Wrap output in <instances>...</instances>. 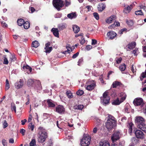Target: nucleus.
Masks as SVG:
<instances>
[{
  "label": "nucleus",
  "instance_id": "nucleus-1",
  "mask_svg": "<svg viewBox=\"0 0 146 146\" xmlns=\"http://www.w3.org/2000/svg\"><path fill=\"white\" fill-rule=\"evenodd\" d=\"M47 137V134L46 130L43 127H39L38 128V141L39 143H43L45 142Z\"/></svg>",
  "mask_w": 146,
  "mask_h": 146
},
{
  "label": "nucleus",
  "instance_id": "nucleus-2",
  "mask_svg": "<svg viewBox=\"0 0 146 146\" xmlns=\"http://www.w3.org/2000/svg\"><path fill=\"white\" fill-rule=\"evenodd\" d=\"M102 104L106 106L109 103L110 97L108 95V92L106 91L103 94V97L101 98Z\"/></svg>",
  "mask_w": 146,
  "mask_h": 146
},
{
  "label": "nucleus",
  "instance_id": "nucleus-3",
  "mask_svg": "<svg viewBox=\"0 0 146 146\" xmlns=\"http://www.w3.org/2000/svg\"><path fill=\"white\" fill-rule=\"evenodd\" d=\"M90 137L88 135H84L81 141L82 146H88L90 144Z\"/></svg>",
  "mask_w": 146,
  "mask_h": 146
},
{
  "label": "nucleus",
  "instance_id": "nucleus-4",
  "mask_svg": "<svg viewBox=\"0 0 146 146\" xmlns=\"http://www.w3.org/2000/svg\"><path fill=\"white\" fill-rule=\"evenodd\" d=\"M135 106H140L141 107V109H143L145 105L144 104L143 100L142 98H135L133 102Z\"/></svg>",
  "mask_w": 146,
  "mask_h": 146
},
{
  "label": "nucleus",
  "instance_id": "nucleus-5",
  "mask_svg": "<svg viewBox=\"0 0 146 146\" xmlns=\"http://www.w3.org/2000/svg\"><path fill=\"white\" fill-rule=\"evenodd\" d=\"M63 1L61 0H53V4L54 7L58 11L64 5Z\"/></svg>",
  "mask_w": 146,
  "mask_h": 146
},
{
  "label": "nucleus",
  "instance_id": "nucleus-6",
  "mask_svg": "<svg viewBox=\"0 0 146 146\" xmlns=\"http://www.w3.org/2000/svg\"><path fill=\"white\" fill-rule=\"evenodd\" d=\"M87 85L85 87L86 89L88 91H91L94 89L96 86V83L93 80L88 81L87 83Z\"/></svg>",
  "mask_w": 146,
  "mask_h": 146
},
{
  "label": "nucleus",
  "instance_id": "nucleus-7",
  "mask_svg": "<svg viewBox=\"0 0 146 146\" xmlns=\"http://www.w3.org/2000/svg\"><path fill=\"white\" fill-rule=\"evenodd\" d=\"M121 134L119 131H116L112 135L111 139L113 142L119 139L120 138Z\"/></svg>",
  "mask_w": 146,
  "mask_h": 146
},
{
  "label": "nucleus",
  "instance_id": "nucleus-8",
  "mask_svg": "<svg viewBox=\"0 0 146 146\" xmlns=\"http://www.w3.org/2000/svg\"><path fill=\"white\" fill-rule=\"evenodd\" d=\"M135 122L137 126L138 124L145 123V120L143 117L140 116H137L135 117Z\"/></svg>",
  "mask_w": 146,
  "mask_h": 146
},
{
  "label": "nucleus",
  "instance_id": "nucleus-9",
  "mask_svg": "<svg viewBox=\"0 0 146 146\" xmlns=\"http://www.w3.org/2000/svg\"><path fill=\"white\" fill-rule=\"evenodd\" d=\"M135 134L136 137L138 139H143L145 137L144 134L140 130H136L135 132Z\"/></svg>",
  "mask_w": 146,
  "mask_h": 146
},
{
  "label": "nucleus",
  "instance_id": "nucleus-10",
  "mask_svg": "<svg viewBox=\"0 0 146 146\" xmlns=\"http://www.w3.org/2000/svg\"><path fill=\"white\" fill-rule=\"evenodd\" d=\"M116 122L111 121L110 120H107L106 123V127L109 130H111L116 125Z\"/></svg>",
  "mask_w": 146,
  "mask_h": 146
},
{
  "label": "nucleus",
  "instance_id": "nucleus-11",
  "mask_svg": "<svg viewBox=\"0 0 146 146\" xmlns=\"http://www.w3.org/2000/svg\"><path fill=\"white\" fill-rule=\"evenodd\" d=\"M56 111L59 114L63 113L65 111V109L62 106L59 105L56 107Z\"/></svg>",
  "mask_w": 146,
  "mask_h": 146
},
{
  "label": "nucleus",
  "instance_id": "nucleus-12",
  "mask_svg": "<svg viewBox=\"0 0 146 146\" xmlns=\"http://www.w3.org/2000/svg\"><path fill=\"white\" fill-rule=\"evenodd\" d=\"M125 8L123 10V12L125 14L129 13L133 8V4L127 5L126 7L124 6Z\"/></svg>",
  "mask_w": 146,
  "mask_h": 146
},
{
  "label": "nucleus",
  "instance_id": "nucleus-13",
  "mask_svg": "<svg viewBox=\"0 0 146 146\" xmlns=\"http://www.w3.org/2000/svg\"><path fill=\"white\" fill-rule=\"evenodd\" d=\"M23 85V81L22 80L20 79L19 82L15 83V88L18 89L22 88Z\"/></svg>",
  "mask_w": 146,
  "mask_h": 146
},
{
  "label": "nucleus",
  "instance_id": "nucleus-14",
  "mask_svg": "<svg viewBox=\"0 0 146 146\" xmlns=\"http://www.w3.org/2000/svg\"><path fill=\"white\" fill-rule=\"evenodd\" d=\"M21 67H22L23 70L25 71H27V73L28 74L30 73L32 70V68L27 65L25 66L24 65L23 67L21 66Z\"/></svg>",
  "mask_w": 146,
  "mask_h": 146
},
{
  "label": "nucleus",
  "instance_id": "nucleus-15",
  "mask_svg": "<svg viewBox=\"0 0 146 146\" xmlns=\"http://www.w3.org/2000/svg\"><path fill=\"white\" fill-rule=\"evenodd\" d=\"M137 127L144 132L146 133V124L144 123L142 124H138Z\"/></svg>",
  "mask_w": 146,
  "mask_h": 146
},
{
  "label": "nucleus",
  "instance_id": "nucleus-16",
  "mask_svg": "<svg viewBox=\"0 0 146 146\" xmlns=\"http://www.w3.org/2000/svg\"><path fill=\"white\" fill-rule=\"evenodd\" d=\"M117 34L114 31H110L107 34V36L110 39H112L116 36Z\"/></svg>",
  "mask_w": 146,
  "mask_h": 146
},
{
  "label": "nucleus",
  "instance_id": "nucleus-17",
  "mask_svg": "<svg viewBox=\"0 0 146 146\" xmlns=\"http://www.w3.org/2000/svg\"><path fill=\"white\" fill-rule=\"evenodd\" d=\"M106 7L104 3H100L98 6V11L102 12L104 10Z\"/></svg>",
  "mask_w": 146,
  "mask_h": 146
},
{
  "label": "nucleus",
  "instance_id": "nucleus-18",
  "mask_svg": "<svg viewBox=\"0 0 146 146\" xmlns=\"http://www.w3.org/2000/svg\"><path fill=\"white\" fill-rule=\"evenodd\" d=\"M51 31L55 36L58 38L59 37V31L58 29L53 28L51 30Z\"/></svg>",
  "mask_w": 146,
  "mask_h": 146
},
{
  "label": "nucleus",
  "instance_id": "nucleus-19",
  "mask_svg": "<svg viewBox=\"0 0 146 146\" xmlns=\"http://www.w3.org/2000/svg\"><path fill=\"white\" fill-rule=\"evenodd\" d=\"M68 17L70 19H75L77 17L76 12H72L68 14Z\"/></svg>",
  "mask_w": 146,
  "mask_h": 146
},
{
  "label": "nucleus",
  "instance_id": "nucleus-20",
  "mask_svg": "<svg viewBox=\"0 0 146 146\" xmlns=\"http://www.w3.org/2000/svg\"><path fill=\"white\" fill-rule=\"evenodd\" d=\"M115 16L114 15H112L110 17L108 18L106 20V22L108 23H111L112 21H114L115 19Z\"/></svg>",
  "mask_w": 146,
  "mask_h": 146
},
{
  "label": "nucleus",
  "instance_id": "nucleus-21",
  "mask_svg": "<svg viewBox=\"0 0 146 146\" xmlns=\"http://www.w3.org/2000/svg\"><path fill=\"white\" fill-rule=\"evenodd\" d=\"M47 103L48 106L49 107L53 108L55 106L54 102L50 99L48 100H47Z\"/></svg>",
  "mask_w": 146,
  "mask_h": 146
},
{
  "label": "nucleus",
  "instance_id": "nucleus-22",
  "mask_svg": "<svg viewBox=\"0 0 146 146\" xmlns=\"http://www.w3.org/2000/svg\"><path fill=\"white\" fill-rule=\"evenodd\" d=\"M100 146H110L109 142L106 141H100Z\"/></svg>",
  "mask_w": 146,
  "mask_h": 146
},
{
  "label": "nucleus",
  "instance_id": "nucleus-23",
  "mask_svg": "<svg viewBox=\"0 0 146 146\" xmlns=\"http://www.w3.org/2000/svg\"><path fill=\"white\" fill-rule=\"evenodd\" d=\"M58 27L60 30H62L66 27L67 25L65 23H62L59 24Z\"/></svg>",
  "mask_w": 146,
  "mask_h": 146
},
{
  "label": "nucleus",
  "instance_id": "nucleus-24",
  "mask_svg": "<svg viewBox=\"0 0 146 146\" xmlns=\"http://www.w3.org/2000/svg\"><path fill=\"white\" fill-rule=\"evenodd\" d=\"M122 102H121V100H119V98H117V99L113 100L112 103L113 105H119Z\"/></svg>",
  "mask_w": 146,
  "mask_h": 146
},
{
  "label": "nucleus",
  "instance_id": "nucleus-25",
  "mask_svg": "<svg viewBox=\"0 0 146 146\" xmlns=\"http://www.w3.org/2000/svg\"><path fill=\"white\" fill-rule=\"evenodd\" d=\"M127 126L129 128V132L131 133L132 131V128L134 126V124L131 122L129 123H128Z\"/></svg>",
  "mask_w": 146,
  "mask_h": 146
},
{
  "label": "nucleus",
  "instance_id": "nucleus-26",
  "mask_svg": "<svg viewBox=\"0 0 146 146\" xmlns=\"http://www.w3.org/2000/svg\"><path fill=\"white\" fill-rule=\"evenodd\" d=\"M72 29L74 32L75 33H77L80 31L79 27L76 25H73Z\"/></svg>",
  "mask_w": 146,
  "mask_h": 146
},
{
  "label": "nucleus",
  "instance_id": "nucleus-27",
  "mask_svg": "<svg viewBox=\"0 0 146 146\" xmlns=\"http://www.w3.org/2000/svg\"><path fill=\"white\" fill-rule=\"evenodd\" d=\"M119 97H120V100H121V102H123L125 100L126 97V94L123 93H121L119 94Z\"/></svg>",
  "mask_w": 146,
  "mask_h": 146
},
{
  "label": "nucleus",
  "instance_id": "nucleus-28",
  "mask_svg": "<svg viewBox=\"0 0 146 146\" xmlns=\"http://www.w3.org/2000/svg\"><path fill=\"white\" fill-rule=\"evenodd\" d=\"M136 45V43L135 42H132L128 44V48L130 49H132L135 47Z\"/></svg>",
  "mask_w": 146,
  "mask_h": 146
},
{
  "label": "nucleus",
  "instance_id": "nucleus-29",
  "mask_svg": "<svg viewBox=\"0 0 146 146\" xmlns=\"http://www.w3.org/2000/svg\"><path fill=\"white\" fill-rule=\"evenodd\" d=\"M84 107V106L82 105H76L74 107V108L75 110H82Z\"/></svg>",
  "mask_w": 146,
  "mask_h": 146
},
{
  "label": "nucleus",
  "instance_id": "nucleus-30",
  "mask_svg": "<svg viewBox=\"0 0 146 146\" xmlns=\"http://www.w3.org/2000/svg\"><path fill=\"white\" fill-rule=\"evenodd\" d=\"M120 25V23L119 22L115 21L114 23L112 25H110L109 27V28H112L114 27H118Z\"/></svg>",
  "mask_w": 146,
  "mask_h": 146
},
{
  "label": "nucleus",
  "instance_id": "nucleus-31",
  "mask_svg": "<svg viewBox=\"0 0 146 146\" xmlns=\"http://www.w3.org/2000/svg\"><path fill=\"white\" fill-rule=\"evenodd\" d=\"M107 120H110L111 121H113L116 122V121L114 117L110 115H109L108 116V119Z\"/></svg>",
  "mask_w": 146,
  "mask_h": 146
},
{
  "label": "nucleus",
  "instance_id": "nucleus-32",
  "mask_svg": "<svg viewBox=\"0 0 146 146\" xmlns=\"http://www.w3.org/2000/svg\"><path fill=\"white\" fill-rule=\"evenodd\" d=\"M24 20L22 19H20L18 20L17 23L18 25L21 26L23 25L24 23Z\"/></svg>",
  "mask_w": 146,
  "mask_h": 146
},
{
  "label": "nucleus",
  "instance_id": "nucleus-33",
  "mask_svg": "<svg viewBox=\"0 0 146 146\" xmlns=\"http://www.w3.org/2000/svg\"><path fill=\"white\" fill-rule=\"evenodd\" d=\"M16 60V58L14 55L10 56L9 62L11 63L13 61H15Z\"/></svg>",
  "mask_w": 146,
  "mask_h": 146
},
{
  "label": "nucleus",
  "instance_id": "nucleus-34",
  "mask_svg": "<svg viewBox=\"0 0 146 146\" xmlns=\"http://www.w3.org/2000/svg\"><path fill=\"white\" fill-rule=\"evenodd\" d=\"M39 45V44L38 41L35 40L33 42L32 46L33 47L35 48H37Z\"/></svg>",
  "mask_w": 146,
  "mask_h": 146
},
{
  "label": "nucleus",
  "instance_id": "nucleus-35",
  "mask_svg": "<svg viewBox=\"0 0 146 146\" xmlns=\"http://www.w3.org/2000/svg\"><path fill=\"white\" fill-rule=\"evenodd\" d=\"M34 83V79H29L27 81V85L29 86H31Z\"/></svg>",
  "mask_w": 146,
  "mask_h": 146
},
{
  "label": "nucleus",
  "instance_id": "nucleus-36",
  "mask_svg": "<svg viewBox=\"0 0 146 146\" xmlns=\"http://www.w3.org/2000/svg\"><path fill=\"white\" fill-rule=\"evenodd\" d=\"M23 27L25 29L29 28L30 27V23L28 21H26L23 24Z\"/></svg>",
  "mask_w": 146,
  "mask_h": 146
},
{
  "label": "nucleus",
  "instance_id": "nucleus-37",
  "mask_svg": "<svg viewBox=\"0 0 146 146\" xmlns=\"http://www.w3.org/2000/svg\"><path fill=\"white\" fill-rule=\"evenodd\" d=\"M146 78V70L144 72H143L141 74L140 77V80L142 81L143 79L144 78Z\"/></svg>",
  "mask_w": 146,
  "mask_h": 146
},
{
  "label": "nucleus",
  "instance_id": "nucleus-38",
  "mask_svg": "<svg viewBox=\"0 0 146 146\" xmlns=\"http://www.w3.org/2000/svg\"><path fill=\"white\" fill-rule=\"evenodd\" d=\"M120 84V82L117 81H115L113 82L112 86L113 88H116L117 86H119Z\"/></svg>",
  "mask_w": 146,
  "mask_h": 146
},
{
  "label": "nucleus",
  "instance_id": "nucleus-39",
  "mask_svg": "<svg viewBox=\"0 0 146 146\" xmlns=\"http://www.w3.org/2000/svg\"><path fill=\"white\" fill-rule=\"evenodd\" d=\"M44 49L45 50V52L46 53H49L51 51L52 49V47L45 48Z\"/></svg>",
  "mask_w": 146,
  "mask_h": 146
},
{
  "label": "nucleus",
  "instance_id": "nucleus-40",
  "mask_svg": "<svg viewBox=\"0 0 146 146\" xmlns=\"http://www.w3.org/2000/svg\"><path fill=\"white\" fill-rule=\"evenodd\" d=\"M66 94L69 98H71L73 97V96L71 92L70 91H67L66 92Z\"/></svg>",
  "mask_w": 146,
  "mask_h": 146
},
{
  "label": "nucleus",
  "instance_id": "nucleus-41",
  "mask_svg": "<svg viewBox=\"0 0 146 146\" xmlns=\"http://www.w3.org/2000/svg\"><path fill=\"white\" fill-rule=\"evenodd\" d=\"M34 127V125H33L32 123H30L28 125V127L29 129H31V130L33 131Z\"/></svg>",
  "mask_w": 146,
  "mask_h": 146
},
{
  "label": "nucleus",
  "instance_id": "nucleus-42",
  "mask_svg": "<svg viewBox=\"0 0 146 146\" xmlns=\"http://www.w3.org/2000/svg\"><path fill=\"white\" fill-rule=\"evenodd\" d=\"M125 68L126 65L125 64H123L119 67L120 70L121 71H124L125 70Z\"/></svg>",
  "mask_w": 146,
  "mask_h": 146
},
{
  "label": "nucleus",
  "instance_id": "nucleus-43",
  "mask_svg": "<svg viewBox=\"0 0 146 146\" xmlns=\"http://www.w3.org/2000/svg\"><path fill=\"white\" fill-rule=\"evenodd\" d=\"M37 86H36V88L38 90H40L42 89V86L40 84V82L39 81H37Z\"/></svg>",
  "mask_w": 146,
  "mask_h": 146
},
{
  "label": "nucleus",
  "instance_id": "nucleus-44",
  "mask_svg": "<svg viewBox=\"0 0 146 146\" xmlns=\"http://www.w3.org/2000/svg\"><path fill=\"white\" fill-rule=\"evenodd\" d=\"M6 84L5 85V89L6 90H7L9 89L10 88L9 82L8 80L6 79Z\"/></svg>",
  "mask_w": 146,
  "mask_h": 146
},
{
  "label": "nucleus",
  "instance_id": "nucleus-45",
  "mask_svg": "<svg viewBox=\"0 0 146 146\" xmlns=\"http://www.w3.org/2000/svg\"><path fill=\"white\" fill-rule=\"evenodd\" d=\"M36 144V141L35 139H32L30 143V146H35Z\"/></svg>",
  "mask_w": 146,
  "mask_h": 146
},
{
  "label": "nucleus",
  "instance_id": "nucleus-46",
  "mask_svg": "<svg viewBox=\"0 0 146 146\" xmlns=\"http://www.w3.org/2000/svg\"><path fill=\"white\" fill-rule=\"evenodd\" d=\"M83 61V58H81L79 59L78 62V65L79 66H80L82 64Z\"/></svg>",
  "mask_w": 146,
  "mask_h": 146
},
{
  "label": "nucleus",
  "instance_id": "nucleus-47",
  "mask_svg": "<svg viewBox=\"0 0 146 146\" xmlns=\"http://www.w3.org/2000/svg\"><path fill=\"white\" fill-rule=\"evenodd\" d=\"M135 13L136 15H143V13L141 10L136 11L135 12Z\"/></svg>",
  "mask_w": 146,
  "mask_h": 146
},
{
  "label": "nucleus",
  "instance_id": "nucleus-48",
  "mask_svg": "<svg viewBox=\"0 0 146 146\" xmlns=\"http://www.w3.org/2000/svg\"><path fill=\"white\" fill-rule=\"evenodd\" d=\"M93 14L96 20H98L99 19V17L97 13L95 12L93 13Z\"/></svg>",
  "mask_w": 146,
  "mask_h": 146
},
{
  "label": "nucleus",
  "instance_id": "nucleus-49",
  "mask_svg": "<svg viewBox=\"0 0 146 146\" xmlns=\"http://www.w3.org/2000/svg\"><path fill=\"white\" fill-rule=\"evenodd\" d=\"M84 92L82 90H78L76 92L77 94L78 95L81 96L84 94Z\"/></svg>",
  "mask_w": 146,
  "mask_h": 146
},
{
  "label": "nucleus",
  "instance_id": "nucleus-50",
  "mask_svg": "<svg viewBox=\"0 0 146 146\" xmlns=\"http://www.w3.org/2000/svg\"><path fill=\"white\" fill-rule=\"evenodd\" d=\"M66 48L67 49V51L68 53L69 52L72 51V48H71V46L70 45H67L66 46Z\"/></svg>",
  "mask_w": 146,
  "mask_h": 146
},
{
  "label": "nucleus",
  "instance_id": "nucleus-51",
  "mask_svg": "<svg viewBox=\"0 0 146 146\" xmlns=\"http://www.w3.org/2000/svg\"><path fill=\"white\" fill-rule=\"evenodd\" d=\"M65 5L66 6H68L70 5L71 1L70 0H65Z\"/></svg>",
  "mask_w": 146,
  "mask_h": 146
},
{
  "label": "nucleus",
  "instance_id": "nucleus-52",
  "mask_svg": "<svg viewBox=\"0 0 146 146\" xmlns=\"http://www.w3.org/2000/svg\"><path fill=\"white\" fill-rule=\"evenodd\" d=\"M139 51L138 49L136 48L135 50H134L133 51V53L134 54V55H136L139 53Z\"/></svg>",
  "mask_w": 146,
  "mask_h": 146
},
{
  "label": "nucleus",
  "instance_id": "nucleus-53",
  "mask_svg": "<svg viewBox=\"0 0 146 146\" xmlns=\"http://www.w3.org/2000/svg\"><path fill=\"white\" fill-rule=\"evenodd\" d=\"M127 24L130 26H131L133 25V23L132 21L129 20L127 22Z\"/></svg>",
  "mask_w": 146,
  "mask_h": 146
},
{
  "label": "nucleus",
  "instance_id": "nucleus-54",
  "mask_svg": "<svg viewBox=\"0 0 146 146\" xmlns=\"http://www.w3.org/2000/svg\"><path fill=\"white\" fill-rule=\"evenodd\" d=\"M11 109L12 111L14 110L15 113H16V107L14 104L11 105Z\"/></svg>",
  "mask_w": 146,
  "mask_h": 146
},
{
  "label": "nucleus",
  "instance_id": "nucleus-55",
  "mask_svg": "<svg viewBox=\"0 0 146 146\" xmlns=\"http://www.w3.org/2000/svg\"><path fill=\"white\" fill-rule=\"evenodd\" d=\"M8 124L7 123V121L6 120H5L4 122L3 123V127L4 128H5L7 127Z\"/></svg>",
  "mask_w": 146,
  "mask_h": 146
},
{
  "label": "nucleus",
  "instance_id": "nucleus-56",
  "mask_svg": "<svg viewBox=\"0 0 146 146\" xmlns=\"http://www.w3.org/2000/svg\"><path fill=\"white\" fill-rule=\"evenodd\" d=\"M122 58L121 57H119V58H118L116 60V62L117 64H119L120 63L121 61L122 60Z\"/></svg>",
  "mask_w": 146,
  "mask_h": 146
},
{
  "label": "nucleus",
  "instance_id": "nucleus-57",
  "mask_svg": "<svg viewBox=\"0 0 146 146\" xmlns=\"http://www.w3.org/2000/svg\"><path fill=\"white\" fill-rule=\"evenodd\" d=\"M61 14L57 13L55 15L54 17L56 18H60L61 17Z\"/></svg>",
  "mask_w": 146,
  "mask_h": 146
},
{
  "label": "nucleus",
  "instance_id": "nucleus-58",
  "mask_svg": "<svg viewBox=\"0 0 146 146\" xmlns=\"http://www.w3.org/2000/svg\"><path fill=\"white\" fill-rule=\"evenodd\" d=\"M131 70L133 73L136 72V69L135 67H134L133 65H132L131 68Z\"/></svg>",
  "mask_w": 146,
  "mask_h": 146
},
{
  "label": "nucleus",
  "instance_id": "nucleus-59",
  "mask_svg": "<svg viewBox=\"0 0 146 146\" xmlns=\"http://www.w3.org/2000/svg\"><path fill=\"white\" fill-rule=\"evenodd\" d=\"M127 106H128V105H126V106L125 108V111L126 112L128 113L129 112V108L128 107H127Z\"/></svg>",
  "mask_w": 146,
  "mask_h": 146
},
{
  "label": "nucleus",
  "instance_id": "nucleus-60",
  "mask_svg": "<svg viewBox=\"0 0 146 146\" xmlns=\"http://www.w3.org/2000/svg\"><path fill=\"white\" fill-rule=\"evenodd\" d=\"M85 42V40L84 38L82 37L81 38V40L80 42V44H83Z\"/></svg>",
  "mask_w": 146,
  "mask_h": 146
},
{
  "label": "nucleus",
  "instance_id": "nucleus-61",
  "mask_svg": "<svg viewBox=\"0 0 146 146\" xmlns=\"http://www.w3.org/2000/svg\"><path fill=\"white\" fill-rule=\"evenodd\" d=\"M26 130H25L23 129H21L20 130V132L22 134V135H24L25 134V132Z\"/></svg>",
  "mask_w": 146,
  "mask_h": 146
},
{
  "label": "nucleus",
  "instance_id": "nucleus-62",
  "mask_svg": "<svg viewBox=\"0 0 146 146\" xmlns=\"http://www.w3.org/2000/svg\"><path fill=\"white\" fill-rule=\"evenodd\" d=\"M3 63L5 64H8V61L6 57H5Z\"/></svg>",
  "mask_w": 146,
  "mask_h": 146
},
{
  "label": "nucleus",
  "instance_id": "nucleus-63",
  "mask_svg": "<svg viewBox=\"0 0 146 146\" xmlns=\"http://www.w3.org/2000/svg\"><path fill=\"white\" fill-rule=\"evenodd\" d=\"M92 48V46L91 45H87L86 47V49L87 50H89Z\"/></svg>",
  "mask_w": 146,
  "mask_h": 146
},
{
  "label": "nucleus",
  "instance_id": "nucleus-64",
  "mask_svg": "<svg viewBox=\"0 0 146 146\" xmlns=\"http://www.w3.org/2000/svg\"><path fill=\"white\" fill-rule=\"evenodd\" d=\"M97 42V41L95 39H92V45H95Z\"/></svg>",
  "mask_w": 146,
  "mask_h": 146
}]
</instances>
